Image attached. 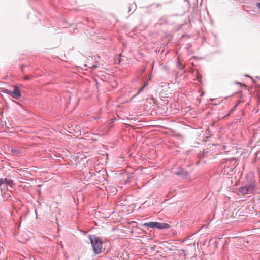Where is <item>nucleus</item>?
Segmentation results:
<instances>
[{"label":"nucleus","instance_id":"5","mask_svg":"<svg viewBox=\"0 0 260 260\" xmlns=\"http://www.w3.org/2000/svg\"><path fill=\"white\" fill-rule=\"evenodd\" d=\"M12 93L13 94V96L16 99H18L21 96V91L19 88L16 86L14 87Z\"/></svg>","mask_w":260,"mask_h":260},{"label":"nucleus","instance_id":"7","mask_svg":"<svg viewBox=\"0 0 260 260\" xmlns=\"http://www.w3.org/2000/svg\"><path fill=\"white\" fill-rule=\"evenodd\" d=\"M155 222H150L148 223H145L143 224V226L144 227H150L154 228V225H155Z\"/></svg>","mask_w":260,"mask_h":260},{"label":"nucleus","instance_id":"17","mask_svg":"<svg viewBox=\"0 0 260 260\" xmlns=\"http://www.w3.org/2000/svg\"><path fill=\"white\" fill-rule=\"evenodd\" d=\"M245 76H246V77H249L251 78L250 76H249V75H245Z\"/></svg>","mask_w":260,"mask_h":260},{"label":"nucleus","instance_id":"10","mask_svg":"<svg viewBox=\"0 0 260 260\" xmlns=\"http://www.w3.org/2000/svg\"><path fill=\"white\" fill-rule=\"evenodd\" d=\"M158 23L160 25L166 24L167 23V20L164 18H161L158 20Z\"/></svg>","mask_w":260,"mask_h":260},{"label":"nucleus","instance_id":"2","mask_svg":"<svg viewBox=\"0 0 260 260\" xmlns=\"http://www.w3.org/2000/svg\"><path fill=\"white\" fill-rule=\"evenodd\" d=\"M88 238L94 253L97 255L102 253L103 242L102 239L95 235H88Z\"/></svg>","mask_w":260,"mask_h":260},{"label":"nucleus","instance_id":"19","mask_svg":"<svg viewBox=\"0 0 260 260\" xmlns=\"http://www.w3.org/2000/svg\"><path fill=\"white\" fill-rule=\"evenodd\" d=\"M236 83L238 84H240L241 85V84L239 82H237Z\"/></svg>","mask_w":260,"mask_h":260},{"label":"nucleus","instance_id":"11","mask_svg":"<svg viewBox=\"0 0 260 260\" xmlns=\"http://www.w3.org/2000/svg\"><path fill=\"white\" fill-rule=\"evenodd\" d=\"M6 181V178H0V187H1V190L2 191V186L3 184H5Z\"/></svg>","mask_w":260,"mask_h":260},{"label":"nucleus","instance_id":"6","mask_svg":"<svg viewBox=\"0 0 260 260\" xmlns=\"http://www.w3.org/2000/svg\"><path fill=\"white\" fill-rule=\"evenodd\" d=\"M155 225H154V228H157L159 230L168 229L170 226L169 224L166 223H159L155 222Z\"/></svg>","mask_w":260,"mask_h":260},{"label":"nucleus","instance_id":"4","mask_svg":"<svg viewBox=\"0 0 260 260\" xmlns=\"http://www.w3.org/2000/svg\"><path fill=\"white\" fill-rule=\"evenodd\" d=\"M174 174L180 176L182 178H187L189 176V173L185 170L182 167H179L174 172Z\"/></svg>","mask_w":260,"mask_h":260},{"label":"nucleus","instance_id":"9","mask_svg":"<svg viewBox=\"0 0 260 260\" xmlns=\"http://www.w3.org/2000/svg\"><path fill=\"white\" fill-rule=\"evenodd\" d=\"M11 153L15 156H18L20 153V151L19 150L12 149L11 150Z\"/></svg>","mask_w":260,"mask_h":260},{"label":"nucleus","instance_id":"20","mask_svg":"<svg viewBox=\"0 0 260 260\" xmlns=\"http://www.w3.org/2000/svg\"><path fill=\"white\" fill-rule=\"evenodd\" d=\"M243 85L244 86H245V87H246V86L245 84H243Z\"/></svg>","mask_w":260,"mask_h":260},{"label":"nucleus","instance_id":"14","mask_svg":"<svg viewBox=\"0 0 260 260\" xmlns=\"http://www.w3.org/2000/svg\"><path fill=\"white\" fill-rule=\"evenodd\" d=\"M150 100H151V101H152V102L154 104H156V105H157V104L158 102H157V101H156V100L154 98H153V97L151 98H150Z\"/></svg>","mask_w":260,"mask_h":260},{"label":"nucleus","instance_id":"12","mask_svg":"<svg viewBox=\"0 0 260 260\" xmlns=\"http://www.w3.org/2000/svg\"><path fill=\"white\" fill-rule=\"evenodd\" d=\"M146 86H147V83H145L144 84V85H143V86H142V87L140 89V90H139V91H138V92L137 94H139V93H140V92H141V91L144 89V88Z\"/></svg>","mask_w":260,"mask_h":260},{"label":"nucleus","instance_id":"8","mask_svg":"<svg viewBox=\"0 0 260 260\" xmlns=\"http://www.w3.org/2000/svg\"><path fill=\"white\" fill-rule=\"evenodd\" d=\"M14 182H13V181L12 180H11V179H8L6 178V182H5V186H7L8 185L11 186V187H12L13 185H14Z\"/></svg>","mask_w":260,"mask_h":260},{"label":"nucleus","instance_id":"3","mask_svg":"<svg viewBox=\"0 0 260 260\" xmlns=\"http://www.w3.org/2000/svg\"><path fill=\"white\" fill-rule=\"evenodd\" d=\"M255 183L251 182L239 188V191L242 195L253 193L255 191Z\"/></svg>","mask_w":260,"mask_h":260},{"label":"nucleus","instance_id":"15","mask_svg":"<svg viewBox=\"0 0 260 260\" xmlns=\"http://www.w3.org/2000/svg\"><path fill=\"white\" fill-rule=\"evenodd\" d=\"M153 6H155L156 8H158L161 6V4L160 3L153 4Z\"/></svg>","mask_w":260,"mask_h":260},{"label":"nucleus","instance_id":"1","mask_svg":"<svg viewBox=\"0 0 260 260\" xmlns=\"http://www.w3.org/2000/svg\"><path fill=\"white\" fill-rule=\"evenodd\" d=\"M236 161L235 157L222 159L220 162V166L222 169V173L224 175L230 174L237 166L238 164Z\"/></svg>","mask_w":260,"mask_h":260},{"label":"nucleus","instance_id":"16","mask_svg":"<svg viewBox=\"0 0 260 260\" xmlns=\"http://www.w3.org/2000/svg\"><path fill=\"white\" fill-rule=\"evenodd\" d=\"M256 6L260 9V2H258L256 4Z\"/></svg>","mask_w":260,"mask_h":260},{"label":"nucleus","instance_id":"13","mask_svg":"<svg viewBox=\"0 0 260 260\" xmlns=\"http://www.w3.org/2000/svg\"><path fill=\"white\" fill-rule=\"evenodd\" d=\"M32 75H24V79L25 80H29L32 78Z\"/></svg>","mask_w":260,"mask_h":260},{"label":"nucleus","instance_id":"18","mask_svg":"<svg viewBox=\"0 0 260 260\" xmlns=\"http://www.w3.org/2000/svg\"><path fill=\"white\" fill-rule=\"evenodd\" d=\"M35 213H36V215H37V212L36 210H35Z\"/></svg>","mask_w":260,"mask_h":260}]
</instances>
